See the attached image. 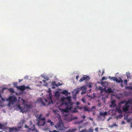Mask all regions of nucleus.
Instances as JSON below:
<instances>
[{
    "label": "nucleus",
    "instance_id": "11",
    "mask_svg": "<svg viewBox=\"0 0 132 132\" xmlns=\"http://www.w3.org/2000/svg\"><path fill=\"white\" fill-rule=\"evenodd\" d=\"M80 90V88H78L77 89H74L72 92L73 94L74 95L75 97H76L78 93Z\"/></svg>",
    "mask_w": 132,
    "mask_h": 132
},
{
    "label": "nucleus",
    "instance_id": "16",
    "mask_svg": "<svg viewBox=\"0 0 132 132\" xmlns=\"http://www.w3.org/2000/svg\"><path fill=\"white\" fill-rule=\"evenodd\" d=\"M38 120L37 121V125L38 126H44V125H43L44 123V122H43L42 121H41V120Z\"/></svg>",
    "mask_w": 132,
    "mask_h": 132
},
{
    "label": "nucleus",
    "instance_id": "30",
    "mask_svg": "<svg viewBox=\"0 0 132 132\" xmlns=\"http://www.w3.org/2000/svg\"><path fill=\"white\" fill-rule=\"evenodd\" d=\"M84 80H85V79L84 78V77L83 76L80 79L79 81L80 82H81L82 81H84Z\"/></svg>",
    "mask_w": 132,
    "mask_h": 132
},
{
    "label": "nucleus",
    "instance_id": "28",
    "mask_svg": "<svg viewBox=\"0 0 132 132\" xmlns=\"http://www.w3.org/2000/svg\"><path fill=\"white\" fill-rule=\"evenodd\" d=\"M93 131L94 130L93 129L90 128L88 130H87V132H93Z\"/></svg>",
    "mask_w": 132,
    "mask_h": 132
},
{
    "label": "nucleus",
    "instance_id": "23",
    "mask_svg": "<svg viewBox=\"0 0 132 132\" xmlns=\"http://www.w3.org/2000/svg\"><path fill=\"white\" fill-rule=\"evenodd\" d=\"M8 90L12 94L14 93L15 92L14 89L12 88H9Z\"/></svg>",
    "mask_w": 132,
    "mask_h": 132
},
{
    "label": "nucleus",
    "instance_id": "1",
    "mask_svg": "<svg viewBox=\"0 0 132 132\" xmlns=\"http://www.w3.org/2000/svg\"><path fill=\"white\" fill-rule=\"evenodd\" d=\"M68 92L66 90H64L61 93L64 95L66 96L62 97L60 100V102L62 105H68V102H70L71 101V97L67 95Z\"/></svg>",
    "mask_w": 132,
    "mask_h": 132
},
{
    "label": "nucleus",
    "instance_id": "45",
    "mask_svg": "<svg viewBox=\"0 0 132 132\" xmlns=\"http://www.w3.org/2000/svg\"><path fill=\"white\" fill-rule=\"evenodd\" d=\"M106 78L105 77H104L102 78V79H101V81H103V80L106 79Z\"/></svg>",
    "mask_w": 132,
    "mask_h": 132
},
{
    "label": "nucleus",
    "instance_id": "56",
    "mask_svg": "<svg viewBox=\"0 0 132 132\" xmlns=\"http://www.w3.org/2000/svg\"><path fill=\"white\" fill-rule=\"evenodd\" d=\"M87 96L88 97H89V98H93V97H92L90 96V95H87Z\"/></svg>",
    "mask_w": 132,
    "mask_h": 132
},
{
    "label": "nucleus",
    "instance_id": "6",
    "mask_svg": "<svg viewBox=\"0 0 132 132\" xmlns=\"http://www.w3.org/2000/svg\"><path fill=\"white\" fill-rule=\"evenodd\" d=\"M98 89L101 90V93H103L105 95L107 94L108 96L109 94L112 93L114 92V90L110 87L106 89H105V88L103 89L102 87H100Z\"/></svg>",
    "mask_w": 132,
    "mask_h": 132
},
{
    "label": "nucleus",
    "instance_id": "47",
    "mask_svg": "<svg viewBox=\"0 0 132 132\" xmlns=\"http://www.w3.org/2000/svg\"><path fill=\"white\" fill-rule=\"evenodd\" d=\"M95 106H92V108L91 109V111H93V109H95Z\"/></svg>",
    "mask_w": 132,
    "mask_h": 132
},
{
    "label": "nucleus",
    "instance_id": "33",
    "mask_svg": "<svg viewBox=\"0 0 132 132\" xmlns=\"http://www.w3.org/2000/svg\"><path fill=\"white\" fill-rule=\"evenodd\" d=\"M17 84H18V83L17 82H14L13 84H14V86H15L18 89V87L19 86H17Z\"/></svg>",
    "mask_w": 132,
    "mask_h": 132
},
{
    "label": "nucleus",
    "instance_id": "41",
    "mask_svg": "<svg viewBox=\"0 0 132 132\" xmlns=\"http://www.w3.org/2000/svg\"><path fill=\"white\" fill-rule=\"evenodd\" d=\"M62 85L60 83L58 82L57 84H56V86L57 87H58L59 86L61 85Z\"/></svg>",
    "mask_w": 132,
    "mask_h": 132
},
{
    "label": "nucleus",
    "instance_id": "34",
    "mask_svg": "<svg viewBox=\"0 0 132 132\" xmlns=\"http://www.w3.org/2000/svg\"><path fill=\"white\" fill-rule=\"evenodd\" d=\"M117 126V125L115 123H114L112 125L110 126V127L111 128H113L114 126Z\"/></svg>",
    "mask_w": 132,
    "mask_h": 132
},
{
    "label": "nucleus",
    "instance_id": "31",
    "mask_svg": "<svg viewBox=\"0 0 132 132\" xmlns=\"http://www.w3.org/2000/svg\"><path fill=\"white\" fill-rule=\"evenodd\" d=\"M83 108H84V110H85L89 111V109L87 107H83Z\"/></svg>",
    "mask_w": 132,
    "mask_h": 132
},
{
    "label": "nucleus",
    "instance_id": "24",
    "mask_svg": "<svg viewBox=\"0 0 132 132\" xmlns=\"http://www.w3.org/2000/svg\"><path fill=\"white\" fill-rule=\"evenodd\" d=\"M83 77L85 80H89L90 78L89 76H87V75H84L83 76Z\"/></svg>",
    "mask_w": 132,
    "mask_h": 132
},
{
    "label": "nucleus",
    "instance_id": "10",
    "mask_svg": "<svg viewBox=\"0 0 132 132\" xmlns=\"http://www.w3.org/2000/svg\"><path fill=\"white\" fill-rule=\"evenodd\" d=\"M26 89H31L29 86H26L25 85L19 86L18 87V89L20 90H24Z\"/></svg>",
    "mask_w": 132,
    "mask_h": 132
},
{
    "label": "nucleus",
    "instance_id": "18",
    "mask_svg": "<svg viewBox=\"0 0 132 132\" xmlns=\"http://www.w3.org/2000/svg\"><path fill=\"white\" fill-rule=\"evenodd\" d=\"M41 76L42 77L47 80V81L49 80V78L47 76H45L44 74H43L41 75Z\"/></svg>",
    "mask_w": 132,
    "mask_h": 132
},
{
    "label": "nucleus",
    "instance_id": "64",
    "mask_svg": "<svg viewBox=\"0 0 132 132\" xmlns=\"http://www.w3.org/2000/svg\"><path fill=\"white\" fill-rule=\"evenodd\" d=\"M78 118V117H75L73 118V119H77Z\"/></svg>",
    "mask_w": 132,
    "mask_h": 132
},
{
    "label": "nucleus",
    "instance_id": "39",
    "mask_svg": "<svg viewBox=\"0 0 132 132\" xmlns=\"http://www.w3.org/2000/svg\"><path fill=\"white\" fill-rule=\"evenodd\" d=\"M131 120H132V119L131 118H129L127 120V121L128 122H130L131 121Z\"/></svg>",
    "mask_w": 132,
    "mask_h": 132
},
{
    "label": "nucleus",
    "instance_id": "50",
    "mask_svg": "<svg viewBox=\"0 0 132 132\" xmlns=\"http://www.w3.org/2000/svg\"><path fill=\"white\" fill-rule=\"evenodd\" d=\"M74 109H75V110L74 111V112H78V110L76 109L77 108H75Z\"/></svg>",
    "mask_w": 132,
    "mask_h": 132
},
{
    "label": "nucleus",
    "instance_id": "37",
    "mask_svg": "<svg viewBox=\"0 0 132 132\" xmlns=\"http://www.w3.org/2000/svg\"><path fill=\"white\" fill-rule=\"evenodd\" d=\"M56 82L55 81H53L52 83V85L55 86H56Z\"/></svg>",
    "mask_w": 132,
    "mask_h": 132
},
{
    "label": "nucleus",
    "instance_id": "3",
    "mask_svg": "<svg viewBox=\"0 0 132 132\" xmlns=\"http://www.w3.org/2000/svg\"><path fill=\"white\" fill-rule=\"evenodd\" d=\"M48 91L49 93V94L47 96V99H46L44 98V100L46 104H47L48 105H52L54 104V102L52 99V96L51 93V90L50 88H49Z\"/></svg>",
    "mask_w": 132,
    "mask_h": 132
},
{
    "label": "nucleus",
    "instance_id": "26",
    "mask_svg": "<svg viewBox=\"0 0 132 132\" xmlns=\"http://www.w3.org/2000/svg\"><path fill=\"white\" fill-rule=\"evenodd\" d=\"M123 117V115L122 114H119L118 116L117 117V119H118V118H121Z\"/></svg>",
    "mask_w": 132,
    "mask_h": 132
},
{
    "label": "nucleus",
    "instance_id": "14",
    "mask_svg": "<svg viewBox=\"0 0 132 132\" xmlns=\"http://www.w3.org/2000/svg\"><path fill=\"white\" fill-rule=\"evenodd\" d=\"M99 114L102 117H103V118H104L105 116L108 114V112L106 111H105L104 112L102 111H100Z\"/></svg>",
    "mask_w": 132,
    "mask_h": 132
},
{
    "label": "nucleus",
    "instance_id": "2",
    "mask_svg": "<svg viewBox=\"0 0 132 132\" xmlns=\"http://www.w3.org/2000/svg\"><path fill=\"white\" fill-rule=\"evenodd\" d=\"M31 107V105L25 104L23 107H21L20 105H18L16 106V108L18 110H20L21 112L23 113L29 111Z\"/></svg>",
    "mask_w": 132,
    "mask_h": 132
},
{
    "label": "nucleus",
    "instance_id": "55",
    "mask_svg": "<svg viewBox=\"0 0 132 132\" xmlns=\"http://www.w3.org/2000/svg\"><path fill=\"white\" fill-rule=\"evenodd\" d=\"M98 127L96 128L95 129V131H98Z\"/></svg>",
    "mask_w": 132,
    "mask_h": 132
},
{
    "label": "nucleus",
    "instance_id": "58",
    "mask_svg": "<svg viewBox=\"0 0 132 132\" xmlns=\"http://www.w3.org/2000/svg\"><path fill=\"white\" fill-rule=\"evenodd\" d=\"M51 122L52 121H51V120L50 119H49L47 121V122L48 123H50V122Z\"/></svg>",
    "mask_w": 132,
    "mask_h": 132
},
{
    "label": "nucleus",
    "instance_id": "4",
    "mask_svg": "<svg viewBox=\"0 0 132 132\" xmlns=\"http://www.w3.org/2000/svg\"><path fill=\"white\" fill-rule=\"evenodd\" d=\"M7 123L4 125V124H0V129H5L6 130L9 129V131H6L5 132H18L19 130V129L16 127H5V125Z\"/></svg>",
    "mask_w": 132,
    "mask_h": 132
},
{
    "label": "nucleus",
    "instance_id": "63",
    "mask_svg": "<svg viewBox=\"0 0 132 132\" xmlns=\"http://www.w3.org/2000/svg\"><path fill=\"white\" fill-rule=\"evenodd\" d=\"M49 113L47 114L46 115V117H48L49 115Z\"/></svg>",
    "mask_w": 132,
    "mask_h": 132
},
{
    "label": "nucleus",
    "instance_id": "42",
    "mask_svg": "<svg viewBox=\"0 0 132 132\" xmlns=\"http://www.w3.org/2000/svg\"><path fill=\"white\" fill-rule=\"evenodd\" d=\"M127 80L126 79L124 80V83L125 84H127Z\"/></svg>",
    "mask_w": 132,
    "mask_h": 132
},
{
    "label": "nucleus",
    "instance_id": "19",
    "mask_svg": "<svg viewBox=\"0 0 132 132\" xmlns=\"http://www.w3.org/2000/svg\"><path fill=\"white\" fill-rule=\"evenodd\" d=\"M35 126L34 125H33L30 128H29L28 132H29L30 130L32 131H34L35 129Z\"/></svg>",
    "mask_w": 132,
    "mask_h": 132
},
{
    "label": "nucleus",
    "instance_id": "46",
    "mask_svg": "<svg viewBox=\"0 0 132 132\" xmlns=\"http://www.w3.org/2000/svg\"><path fill=\"white\" fill-rule=\"evenodd\" d=\"M82 91L81 93V95H82L84 94L86 92V91Z\"/></svg>",
    "mask_w": 132,
    "mask_h": 132
},
{
    "label": "nucleus",
    "instance_id": "61",
    "mask_svg": "<svg viewBox=\"0 0 132 132\" xmlns=\"http://www.w3.org/2000/svg\"><path fill=\"white\" fill-rule=\"evenodd\" d=\"M101 104L100 103H99L98 105V106H99V107H101Z\"/></svg>",
    "mask_w": 132,
    "mask_h": 132
},
{
    "label": "nucleus",
    "instance_id": "62",
    "mask_svg": "<svg viewBox=\"0 0 132 132\" xmlns=\"http://www.w3.org/2000/svg\"><path fill=\"white\" fill-rule=\"evenodd\" d=\"M34 131L35 132H38V131L37 129H36L35 128Z\"/></svg>",
    "mask_w": 132,
    "mask_h": 132
},
{
    "label": "nucleus",
    "instance_id": "57",
    "mask_svg": "<svg viewBox=\"0 0 132 132\" xmlns=\"http://www.w3.org/2000/svg\"><path fill=\"white\" fill-rule=\"evenodd\" d=\"M52 89H55V86L52 85Z\"/></svg>",
    "mask_w": 132,
    "mask_h": 132
},
{
    "label": "nucleus",
    "instance_id": "52",
    "mask_svg": "<svg viewBox=\"0 0 132 132\" xmlns=\"http://www.w3.org/2000/svg\"><path fill=\"white\" fill-rule=\"evenodd\" d=\"M22 102H23L24 103H26V101L25 100H23V99L22 100Z\"/></svg>",
    "mask_w": 132,
    "mask_h": 132
},
{
    "label": "nucleus",
    "instance_id": "40",
    "mask_svg": "<svg viewBox=\"0 0 132 132\" xmlns=\"http://www.w3.org/2000/svg\"><path fill=\"white\" fill-rule=\"evenodd\" d=\"M87 130L86 129H83L80 132H87Z\"/></svg>",
    "mask_w": 132,
    "mask_h": 132
},
{
    "label": "nucleus",
    "instance_id": "32",
    "mask_svg": "<svg viewBox=\"0 0 132 132\" xmlns=\"http://www.w3.org/2000/svg\"><path fill=\"white\" fill-rule=\"evenodd\" d=\"M124 119L125 120H127L128 119V115H127L126 116L125 115H124Z\"/></svg>",
    "mask_w": 132,
    "mask_h": 132
},
{
    "label": "nucleus",
    "instance_id": "9",
    "mask_svg": "<svg viewBox=\"0 0 132 132\" xmlns=\"http://www.w3.org/2000/svg\"><path fill=\"white\" fill-rule=\"evenodd\" d=\"M42 115L41 114H40L39 115H36L35 116V117H36L37 121L38 120H41L43 122H44V123L43 125H45L46 122H45V118H42Z\"/></svg>",
    "mask_w": 132,
    "mask_h": 132
},
{
    "label": "nucleus",
    "instance_id": "25",
    "mask_svg": "<svg viewBox=\"0 0 132 132\" xmlns=\"http://www.w3.org/2000/svg\"><path fill=\"white\" fill-rule=\"evenodd\" d=\"M122 109L124 111H126L127 109V108L126 107V105H125L123 106L122 107Z\"/></svg>",
    "mask_w": 132,
    "mask_h": 132
},
{
    "label": "nucleus",
    "instance_id": "53",
    "mask_svg": "<svg viewBox=\"0 0 132 132\" xmlns=\"http://www.w3.org/2000/svg\"><path fill=\"white\" fill-rule=\"evenodd\" d=\"M18 80H19V82L20 83V82H21V81H22L23 80V79H19Z\"/></svg>",
    "mask_w": 132,
    "mask_h": 132
},
{
    "label": "nucleus",
    "instance_id": "29",
    "mask_svg": "<svg viewBox=\"0 0 132 132\" xmlns=\"http://www.w3.org/2000/svg\"><path fill=\"white\" fill-rule=\"evenodd\" d=\"M117 112L119 113H121L122 112V110L120 109H118L117 110Z\"/></svg>",
    "mask_w": 132,
    "mask_h": 132
},
{
    "label": "nucleus",
    "instance_id": "44",
    "mask_svg": "<svg viewBox=\"0 0 132 132\" xmlns=\"http://www.w3.org/2000/svg\"><path fill=\"white\" fill-rule=\"evenodd\" d=\"M82 101L85 103V99L84 98H83L82 99Z\"/></svg>",
    "mask_w": 132,
    "mask_h": 132
},
{
    "label": "nucleus",
    "instance_id": "22",
    "mask_svg": "<svg viewBox=\"0 0 132 132\" xmlns=\"http://www.w3.org/2000/svg\"><path fill=\"white\" fill-rule=\"evenodd\" d=\"M59 109L61 110V111L63 113H66L67 112V110L66 109L63 108H59Z\"/></svg>",
    "mask_w": 132,
    "mask_h": 132
},
{
    "label": "nucleus",
    "instance_id": "60",
    "mask_svg": "<svg viewBox=\"0 0 132 132\" xmlns=\"http://www.w3.org/2000/svg\"><path fill=\"white\" fill-rule=\"evenodd\" d=\"M125 123V121L123 120L122 121L121 124H124Z\"/></svg>",
    "mask_w": 132,
    "mask_h": 132
},
{
    "label": "nucleus",
    "instance_id": "15",
    "mask_svg": "<svg viewBox=\"0 0 132 132\" xmlns=\"http://www.w3.org/2000/svg\"><path fill=\"white\" fill-rule=\"evenodd\" d=\"M37 102L39 103H41V104L44 106H45V103L44 102L43 100L41 98H40L38 99L37 100Z\"/></svg>",
    "mask_w": 132,
    "mask_h": 132
},
{
    "label": "nucleus",
    "instance_id": "7",
    "mask_svg": "<svg viewBox=\"0 0 132 132\" xmlns=\"http://www.w3.org/2000/svg\"><path fill=\"white\" fill-rule=\"evenodd\" d=\"M58 130L61 131L65 130L67 128L64 126L63 123L61 121H59L57 125L54 126Z\"/></svg>",
    "mask_w": 132,
    "mask_h": 132
},
{
    "label": "nucleus",
    "instance_id": "13",
    "mask_svg": "<svg viewBox=\"0 0 132 132\" xmlns=\"http://www.w3.org/2000/svg\"><path fill=\"white\" fill-rule=\"evenodd\" d=\"M25 121L22 120L20 122L18 125V127L19 129L21 128L23 124L24 123Z\"/></svg>",
    "mask_w": 132,
    "mask_h": 132
},
{
    "label": "nucleus",
    "instance_id": "35",
    "mask_svg": "<svg viewBox=\"0 0 132 132\" xmlns=\"http://www.w3.org/2000/svg\"><path fill=\"white\" fill-rule=\"evenodd\" d=\"M76 108H77L78 109H80V110H82V109L83 108V107H80V106H77Z\"/></svg>",
    "mask_w": 132,
    "mask_h": 132
},
{
    "label": "nucleus",
    "instance_id": "5",
    "mask_svg": "<svg viewBox=\"0 0 132 132\" xmlns=\"http://www.w3.org/2000/svg\"><path fill=\"white\" fill-rule=\"evenodd\" d=\"M6 100L9 102L7 106L9 107L11 105L14 104L16 102L17 99L16 97L14 95L10 96L6 99Z\"/></svg>",
    "mask_w": 132,
    "mask_h": 132
},
{
    "label": "nucleus",
    "instance_id": "17",
    "mask_svg": "<svg viewBox=\"0 0 132 132\" xmlns=\"http://www.w3.org/2000/svg\"><path fill=\"white\" fill-rule=\"evenodd\" d=\"M108 82L106 81H101V84L103 86L106 87V86H108Z\"/></svg>",
    "mask_w": 132,
    "mask_h": 132
},
{
    "label": "nucleus",
    "instance_id": "38",
    "mask_svg": "<svg viewBox=\"0 0 132 132\" xmlns=\"http://www.w3.org/2000/svg\"><path fill=\"white\" fill-rule=\"evenodd\" d=\"M29 76L28 75H26L24 77V79H28Z\"/></svg>",
    "mask_w": 132,
    "mask_h": 132
},
{
    "label": "nucleus",
    "instance_id": "43",
    "mask_svg": "<svg viewBox=\"0 0 132 132\" xmlns=\"http://www.w3.org/2000/svg\"><path fill=\"white\" fill-rule=\"evenodd\" d=\"M49 132H60L59 131H57L56 130H54L53 131H51L50 130L49 131Z\"/></svg>",
    "mask_w": 132,
    "mask_h": 132
},
{
    "label": "nucleus",
    "instance_id": "51",
    "mask_svg": "<svg viewBox=\"0 0 132 132\" xmlns=\"http://www.w3.org/2000/svg\"><path fill=\"white\" fill-rule=\"evenodd\" d=\"M58 111V110H54L53 111V112L54 113H55L57 111Z\"/></svg>",
    "mask_w": 132,
    "mask_h": 132
},
{
    "label": "nucleus",
    "instance_id": "49",
    "mask_svg": "<svg viewBox=\"0 0 132 132\" xmlns=\"http://www.w3.org/2000/svg\"><path fill=\"white\" fill-rule=\"evenodd\" d=\"M98 118L99 119H102V116L99 114V116H98Z\"/></svg>",
    "mask_w": 132,
    "mask_h": 132
},
{
    "label": "nucleus",
    "instance_id": "36",
    "mask_svg": "<svg viewBox=\"0 0 132 132\" xmlns=\"http://www.w3.org/2000/svg\"><path fill=\"white\" fill-rule=\"evenodd\" d=\"M83 120H81L80 121H78L77 122H76V123H77V124H79V123H82V122H83Z\"/></svg>",
    "mask_w": 132,
    "mask_h": 132
},
{
    "label": "nucleus",
    "instance_id": "8",
    "mask_svg": "<svg viewBox=\"0 0 132 132\" xmlns=\"http://www.w3.org/2000/svg\"><path fill=\"white\" fill-rule=\"evenodd\" d=\"M109 78L111 80L116 81L117 83H122L123 82V81L120 78H119L118 79L116 77H111L110 76H109Z\"/></svg>",
    "mask_w": 132,
    "mask_h": 132
},
{
    "label": "nucleus",
    "instance_id": "21",
    "mask_svg": "<svg viewBox=\"0 0 132 132\" xmlns=\"http://www.w3.org/2000/svg\"><path fill=\"white\" fill-rule=\"evenodd\" d=\"M55 95L57 98H59L60 96V94L58 92L56 91L55 93Z\"/></svg>",
    "mask_w": 132,
    "mask_h": 132
},
{
    "label": "nucleus",
    "instance_id": "20",
    "mask_svg": "<svg viewBox=\"0 0 132 132\" xmlns=\"http://www.w3.org/2000/svg\"><path fill=\"white\" fill-rule=\"evenodd\" d=\"M80 89V90L82 91H86L87 88L85 86H82L79 87Z\"/></svg>",
    "mask_w": 132,
    "mask_h": 132
},
{
    "label": "nucleus",
    "instance_id": "54",
    "mask_svg": "<svg viewBox=\"0 0 132 132\" xmlns=\"http://www.w3.org/2000/svg\"><path fill=\"white\" fill-rule=\"evenodd\" d=\"M50 124L52 126L53 125H54L53 124V122L52 121L50 122Z\"/></svg>",
    "mask_w": 132,
    "mask_h": 132
},
{
    "label": "nucleus",
    "instance_id": "27",
    "mask_svg": "<svg viewBox=\"0 0 132 132\" xmlns=\"http://www.w3.org/2000/svg\"><path fill=\"white\" fill-rule=\"evenodd\" d=\"M126 88L127 89L132 90V86H127L126 87Z\"/></svg>",
    "mask_w": 132,
    "mask_h": 132
},
{
    "label": "nucleus",
    "instance_id": "48",
    "mask_svg": "<svg viewBox=\"0 0 132 132\" xmlns=\"http://www.w3.org/2000/svg\"><path fill=\"white\" fill-rule=\"evenodd\" d=\"M87 86L89 88H90L92 87V86L90 84H88L87 85Z\"/></svg>",
    "mask_w": 132,
    "mask_h": 132
},
{
    "label": "nucleus",
    "instance_id": "59",
    "mask_svg": "<svg viewBox=\"0 0 132 132\" xmlns=\"http://www.w3.org/2000/svg\"><path fill=\"white\" fill-rule=\"evenodd\" d=\"M80 104V103L79 102H76V104L77 105H79Z\"/></svg>",
    "mask_w": 132,
    "mask_h": 132
},
{
    "label": "nucleus",
    "instance_id": "12",
    "mask_svg": "<svg viewBox=\"0 0 132 132\" xmlns=\"http://www.w3.org/2000/svg\"><path fill=\"white\" fill-rule=\"evenodd\" d=\"M101 95L102 96V99L104 103H105V99L107 98L108 97V94L105 95L103 93H101Z\"/></svg>",
    "mask_w": 132,
    "mask_h": 132
}]
</instances>
